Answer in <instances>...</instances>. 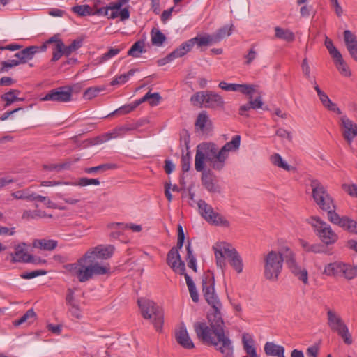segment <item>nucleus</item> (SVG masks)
<instances>
[{"label": "nucleus", "mask_w": 357, "mask_h": 357, "mask_svg": "<svg viewBox=\"0 0 357 357\" xmlns=\"http://www.w3.org/2000/svg\"><path fill=\"white\" fill-rule=\"evenodd\" d=\"M214 277L207 275L202 279V292L211 305L206 322H195L194 330L199 340L204 344L213 345L223 357H234V345L229 338V333L225 331V323L221 310L222 305L215 291Z\"/></svg>", "instance_id": "f257e3e1"}, {"label": "nucleus", "mask_w": 357, "mask_h": 357, "mask_svg": "<svg viewBox=\"0 0 357 357\" xmlns=\"http://www.w3.org/2000/svg\"><path fill=\"white\" fill-rule=\"evenodd\" d=\"M241 144V136L235 135L231 141L227 142L220 149L211 142H204L197 146L195 167L201 172L205 167L206 161L209 167L215 171H221L225 166L229 153L238 150Z\"/></svg>", "instance_id": "f03ea898"}, {"label": "nucleus", "mask_w": 357, "mask_h": 357, "mask_svg": "<svg viewBox=\"0 0 357 357\" xmlns=\"http://www.w3.org/2000/svg\"><path fill=\"white\" fill-rule=\"evenodd\" d=\"M94 260L83 256L76 263L67 264L66 269L80 282L88 281L94 275H105L109 272V266L94 263Z\"/></svg>", "instance_id": "7ed1b4c3"}, {"label": "nucleus", "mask_w": 357, "mask_h": 357, "mask_svg": "<svg viewBox=\"0 0 357 357\" xmlns=\"http://www.w3.org/2000/svg\"><path fill=\"white\" fill-rule=\"evenodd\" d=\"M217 266L221 268L225 266V259L237 273H241L243 269V259L237 250L226 243H216L213 246Z\"/></svg>", "instance_id": "20e7f679"}, {"label": "nucleus", "mask_w": 357, "mask_h": 357, "mask_svg": "<svg viewBox=\"0 0 357 357\" xmlns=\"http://www.w3.org/2000/svg\"><path fill=\"white\" fill-rule=\"evenodd\" d=\"M144 319H150L157 331H160L163 324L162 310L153 301L144 298L137 301Z\"/></svg>", "instance_id": "39448f33"}, {"label": "nucleus", "mask_w": 357, "mask_h": 357, "mask_svg": "<svg viewBox=\"0 0 357 357\" xmlns=\"http://www.w3.org/2000/svg\"><path fill=\"white\" fill-rule=\"evenodd\" d=\"M282 265V257L275 251L269 252L264 257V277L271 281L278 280Z\"/></svg>", "instance_id": "423d86ee"}, {"label": "nucleus", "mask_w": 357, "mask_h": 357, "mask_svg": "<svg viewBox=\"0 0 357 357\" xmlns=\"http://www.w3.org/2000/svg\"><path fill=\"white\" fill-rule=\"evenodd\" d=\"M197 206L201 217L208 223L215 226L228 227L229 222L220 213L214 211L213 208L203 199L197 201Z\"/></svg>", "instance_id": "0eeeda50"}, {"label": "nucleus", "mask_w": 357, "mask_h": 357, "mask_svg": "<svg viewBox=\"0 0 357 357\" xmlns=\"http://www.w3.org/2000/svg\"><path fill=\"white\" fill-rule=\"evenodd\" d=\"M309 223L325 245H331L337 240V235L333 231L331 226L319 218L311 217L309 220Z\"/></svg>", "instance_id": "6e6552de"}, {"label": "nucleus", "mask_w": 357, "mask_h": 357, "mask_svg": "<svg viewBox=\"0 0 357 357\" xmlns=\"http://www.w3.org/2000/svg\"><path fill=\"white\" fill-rule=\"evenodd\" d=\"M310 186L312 197L317 205L324 211L331 209L335 206L333 200L327 192L325 187L317 179H312Z\"/></svg>", "instance_id": "1a4fd4ad"}, {"label": "nucleus", "mask_w": 357, "mask_h": 357, "mask_svg": "<svg viewBox=\"0 0 357 357\" xmlns=\"http://www.w3.org/2000/svg\"><path fill=\"white\" fill-rule=\"evenodd\" d=\"M278 253L282 257L283 261H285L291 272L304 284H307L308 282L307 271L304 268H301L296 264L293 251L288 247H284Z\"/></svg>", "instance_id": "9d476101"}, {"label": "nucleus", "mask_w": 357, "mask_h": 357, "mask_svg": "<svg viewBox=\"0 0 357 357\" xmlns=\"http://www.w3.org/2000/svg\"><path fill=\"white\" fill-rule=\"evenodd\" d=\"M73 89L70 86H60L49 91L43 98L42 101H52L64 103L71 101Z\"/></svg>", "instance_id": "9b49d317"}, {"label": "nucleus", "mask_w": 357, "mask_h": 357, "mask_svg": "<svg viewBox=\"0 0 357 357\" xmlns=\"http://www.w3.org/2000/svg\"><path fill=\"white\" fill-rule=\"evenodd\" d=\"M27 245L25 243H21L14 247V252H10L12 263H36L33 260V256L28 254Z\"/></svg>", "instance_id": "f8f14e48"}, {"label": "nucleus", "mask_w": 357, "mask_h": 357, "mask_svg": "<svg viewBox=\"0 0 357 357\" xmlns=\"http://www.w3.org/2000/svg\"><path fill=\"white\" fill-rule=\"evenodd\" d=\"M167 263L171 268L180 275L185 274V266L183 261L181 259L178 250L176 248H172L167 256Z\"/></svg>", "instance_id": "ddd939ff"}, {"label": "nucleus", "mask_w": 357, "mask_h": 357, "mask_svg": "<svg viewBox=\"0 0 357 357\" xmlns=\"http://www.w3.org/2000/svg\"><path fill=\"white\" fill-rule=\"evenodd\" d=\"M114 250L115 248L113 245H101L95 247L91 250L86 252L84 256L88 257L89 259H96V258L100 259H107L112 256Z\"/></svg>", "instance_id": "4468645a"}, {"label": "nucleus", "mask_w": 357, "mask_h": 357, "mask_svg": "<svg viewBox=\"0 0 357 357\" xmlns=\"http://www.w3.org/2000/svg\"><path fill=\"white\" fill-rule=\"evenodd\" d=\"M219 87L227 91H239L243 95H252L257 91V86L248 84H231L220 82Z\"/></svg>", "instance_id": "2eb2a0df"}, {"label": "nucleus", "mask_w": 357, "mask_h": 357, "mask_svg": "<svg viewBox=\"0 0 357 357\" xmlns=\"http://www.w3.org/2000/svg\"><path fill=\"white\" fill-rule=\"evenodd\" d=\"M341 126L343 128V136L351 144L355 137L357 136V124L353 123L346 116L341 117Z\"/></svg>", "instance_id": "dca6fc26"}, {"label": "nucleus", "mask_w": 357, "mask_h": 357, "mask_svg": "<svg viewBox=\"0 0 357 357\" xmlns=\"http://www.w3.org/2000/svg\"><path fill=\"white\" fill-rule=\"evenodd\" d=\"M40 49L45 50L46 49V44H44L41 47L38 46H29L15 53L14 56L17 59V61L20 62V64L26 63L28 61L31 60L36 53L39 52Z\"/></svg>", "instance_id": "f3484780"}, {"label": "nucleus", "mask_w": 357, "mask_h": 357, "mask_svg": "<svg viewBox=\"0 0 357 357\" xmlns=\"http://www.w3.org/2000/svg\"><path fill=\"white\" fill-rule=\"evenodd\" d=\"M175 337L177 342L183 348L188 349L194 348V343L191 340L184 324H180L176 331Z\"/></svg>", "instance_id": "a211bd4d"}, {"label": "nucleus", "mask_w": 357, "mask_h": 357, "mask_svg": "<svg viewBox=\"0 0 357 357\" xmlns=\"http://www.w3.org/2000/svg\"><path fill=\"white\" fill-rule=\"evenodd\" d=\"M327 321L328 327L335 333L347 326L340 314L331 309L327 310Z\"/></svg>", "instance_id": "6ab92c4d"}, {"label": "nucleus", "mask_w": 357, "mask_h": 357, "mask_svg": "<svg viewBox=\"0 0 357 357\" xmlns=\"http://www.w3.org/2000/svg\"><path fill=\"white\" fill-rule=\"evenodd\" d=\"M202 172L201 180L204 188L210 192H220V188L215 181L213 174L210 170L205 171L204 169Z\"/></svg>", "instance_id": "aec40b11"}, {"label": "nucleus", "mask_w": 357, "mask_h": 357, "mask_svg": "<svg viewBox=\"0 0 357 357\" xmlns=\"http://www.w3.org/2000/svg\"><path fill=\"white\" fill-rule=\"evenodd\" d=\"M72 11L79 16L94 15L101 14L102 10H98L97 5L93 6L89 5H77L72 8Z\"/></svg>", "instance_id": "412c9836"}, {"label": "nucleus", "mask_w": 357, "mask_h": 357, "mask_svg": "<svg viewBox=\"0 0 357 357\" xmlns=\"http://www.w3.org/2000/svg\"><path fill=\"white\" fill-rule=\"evenodd\" d=\"M224 105V100L221 96L212 91L206 92L205 107L215 108Z\"/></svg>", "instance_id": "4be33fe9"}, {"label": "nucleus", "mask_w": 357, "mask_h": 357, "mask_svg": "<svg viewBox=\"0 0 357 357\" xmlns=\"http://www.w3.org/2000/svg\"><path fill=\"white\" fill-rule=\"evenodd\" d=\"M264 352L267 356L275 357H286L284 356V348L278 345L273 342H267L264 345Z\"/></svg>", "instance_id": "5701e85b"}, {"label": "nucleus", "mask_w": 357, "mask_h": 357, "mask_svg": "<svg viewBox=\"0 0 357 357\" xmlns=\"http://www.w3.org/2000/svg\"><path fill=\"white\" fill-rule=\"evenodd\" d=\"M342 268H344V263L334 261L325 266L323 273L328 276H340L342 275Z\"/></svg>", "instance_id": "b1692460"}, {"label": "nucleus", "mask_w": 357, "mask_h": 357, "mask_svg": "<svg viewBox=\"0 0 357 357\" xmlns=\"http://www.w3.org/2000/svg\"><path fill=\"white\" fill-rule=\"evenodd\" d=\"M20 91L17 89H10L9 91L5 93L1 96L2 100L6 102L5 107H8L11 104L18 101H24V98H19Z\"/></svg>", "instance_id": "393cba45"}, {"label": "nucleus", "mask_w": 357, "mask_h": 357, "mask_svg": "<svg viewBox=\"0 0 357 357\" xmlns=\"http://www.w3.org/2000/svg\"><path fill=\"white\" fill-rule=\"evenodd\" d=\"M79 160V158H76L74 160H67L65 162L61 164H45L43 165V168L45 170L47 171H56L60 172L63 169H68L71 167V165Z\"/></svg>", "instance_id": "a878e982"}, {"label": "nucleus", "mask_w": 357, "mask_h": 357, "mask_svg": "<svg viewBox=\"0 0 357 357\" xmlns=\"http://www.w3.org/2000/svg\"><path fill=\"white\" fill-rule=\"evenodd\" d=\"M192 43V47L197 45L198 47L208 46L212 43H215L213 41L212 35H198L195 38L189 40Z\"/></svg>", "instance_id": "bb28decb"}, {"label": "nucleus", "mask_w": 357, "mask_h": 357, "mask_svg": "<svg viewBox=\"0 0 357 357\" xmlns=\"http://www.w3.org/2000/svg\"><path fill=\"white\" fill-rule=\"evenodd\" d=\"M274 29L275 38L284 40L287 42H292L295 40L294 33L289 29H284L279 26L275 27Z\"/></svg>", "instance_id": "cd10ccee"}, {"label": "nucleus", "mask_w": 357, "mask_h": 357, "mask_svg": "<svg viewBox=\"0 0 357 357\" xmlns=\"http://www.w3.org/2000/svg\"><path fill=\"white\" fill-rule=\"evenodd\" d=\"M145 42L139 40L135 42L128 52V55L135 58H137L141 54L146 52Z\"/></svg>", "instance_id": "c85d7f7f"}, {"label": "nucleus", "mask_w": 357, "mask_h": 357, "mask_svg": "<svg viewBox=\"0 0 357 357\" xmlns=\"http://www.w3.org/2000/svg\"><path fill=\"white\" fill-rule=\"evenodd\" d=\"M191 43H192L188 40L183 43L178 47H177L173 52H172L171 54L173 56L174 59H175L177 58L182 57L188 52H189L192 48Z\"/></svg>", "instance_id": "c756f323"}, {"label": "nucleus", "mask_w": 357, "mask_h": 357, "mask_svg": "<svg viewBox=\"0 0 357 357\" xmlns=\"http://www.w3.org/2000/svg\"><path fill=\"white\" fill-rule=\"evenodd\" d=\"M116 168L117 165L114 163H105L96 167L86 168L84 172L87 174H96L98 172H105Z\"/></svg>", "instance_id": "7c9ffc66"}, {"label": "nucleus", "mask_w": 357, "mask_h": 357, "mask_svg": "<svg viewBox=\"0 0 357 357\" xmlns=\"http://www.w3.org/2000/svg\"><path fill=\"white\" fill-rule=\"evenodd\" d=\"M319 98L320 101L321 102L322 105L327 108L328 110L333 111L336 112L338 114H341L340 109L337 107V105L333 103L327 94L324 92L321 93L319 96H318Z\"/></svg>", "instance_id": "2f4dec72"}, {"label": "nucleus", "mask_w": 357, "mask_h": 357, "mask_svg": "<svg viewBox=\"0 0 357 357\" xmlns=\"http://www.w3.org/2000/svg\"><path fill=\"white\" fill-rule=\"evenodd\" d=\"M183 275L185 277V279L186 281V284L188 286L189 293H190L192 300L195 303L198 302L199 301V294H198V292L196 289V286H195L192 279L187 273L184 274Z\"/></svg>", "instance_id": "473e14b6"}, {"label": "nucleus", "mask_w": 357, "mask_h": 357, "mask_svg": "<svg viewBox=\"0 0 357 357\" xmlns=\"http://www.w3.org/2000/svg\"><path fill=\"white\" fill-rule=\"evenodd\" d=\"M36 317V314L34 310L33 309H29L22 316L20 319L15 320L13 324L15 326H18L24 323L31 324L35 321Z\"/></svg>", "instance_id": "72a5a7b5"}, {"label": "nucleus", "mask_w": 357, "mask_h": 357, "mask_svg": "<svg viewBox=\"0 0 357 357\" xmlns=\"http://www.w3.org/2000/svg\"><path fill=\"white\" fill-rule=\"evenodd\" d=\"M333 60L337 70L342 75L345 77H349L351 75V71L347 63L343 60L342 54L338 56V57L333 59Z\"/></svg>", "instance_id": "f704fd0d"}, {"label": "nucleus", "mask_w": 357, "mask_h": 357, "mask_svg": "<svg viewBox=\"0 0 357 357\" xmlns=\"http://www.w3.org/2000/svg\"><path fill=\"white\" fill-rule=\"evenodd\" d=\"M151 37L152 44L155 46H161L166 40V36L155 28L151 30Z\"/></svg>", "instance_id": "c9c22d12"}, {"label": "nucleus", "mask_w": 357, "mask_h": 357, "mask_svg": "<svg viewBox=\"0 0 357 357\" xmlns=\"http://www.w3.org/2000/svg\"><path fill=\"white\" fill-rule=\"evenodd\" d=\"M233 25L225 26L222 28L218 29L214 34L212 35L213 41L218 43L226 36H229L231 34V29Z\"/></svg>", "instance_id": "e433bc0d"}, {"label": "nucleus", "mask_w": 357, "mask_h": 357, "mask_svg": "<svg viewBox=\"0 0 357 357\" xmlns=\"http://www.w3.org/2000/svg\"><path fill=\"white\" fill-rule=\"evenodd\" d=\"M342 275L347 280H352L357 277V265L351 266L348 264L344 263V268H342Z\"/></svg>", "instance_id": "4c0bfd02"}, {"label": "nucleus", "mask_w": 357, "mask_h": 357, "mask_svg": "<svg viewBox=\"0 0 357 357\" xmlns=\"http://www.w3.org/2000/svg\"><path fill=\"white\" fill-rule=\"evenodd\" d=\"M271 160L274 165L287 171H291L294 169L293 167L289 165L285 161H284L281 155L278 153L273 155L271 158Z\"/></svg>", "instance_id": "58836bf2"}, {"label": "nucleus", "mask_w": 357, "mask_h": 357, "mask_svg": "<svg viewBox=\"0 0 357 357\" xmlns=\"http://www.w3.org/2000/svg\"><path fill=\"white\" fill-rule=\"evenodd\" d=\"M119 9L120 8H114L113 3H111L107 7L99 8L98 10H102V13L98 14V15H105L107 16L108 18L114 19L119 16Z\"/></svg>", "instance_id": "ea45409f"}, {"label": "nucleus", "mask_w": 357, "mask_h": 357, "mask_svg": "<svg viewBox=\"0 0 357 357\" xmlns=\"http://www.w3.org/2000/svg\"><path fill=\"white\" fill-rule=\"evenodd\" d=\"M135 70L131 69L127 73L120 75L119 76H116L111 82L110 84L112 86L122 84L126 83L130 77L132 76L135 74Z\"/></svg>", "instance_id": "a19ab883"}, {"label": "nucleus", "mask_w": 357, "mask_h": 357, "mask_svg": "<svg viewBox=\"0 0 357 357\" xmlns=\"http://www.w3.org/2000/svg\"><path fill=\"white\" fill-rule=\"evenodd\" d=\"M186 250L188 266L189 268H192L195 272H197V260L195 257L192 254V250L191 248V245L190 242H188V245L186 246Z\"/></svg>", "instance_id": "79ce46f5"}, {"label": "nucleus", "mask_w": 357, "mask_h": 357, "mask_svg": "<svg viewBox=\"0 0 357 357\" xmlns=\"http://www.w3.org/2000/svg\"><path fill=\"white\" fill-rule=\"evenodd\" d=\"M335 206L331 209L327 210V215L328 220L340 227L342 226V221L344 220V217L341 218L335 211Z\"/></svg>", "instance_id": "37998d69"}, {"label": "nucleus", "mask_w": 357, "mask_h": 357, "mask_svg": "<svg viewBox=\"0 0 357 357\" xmlns=\"http://www.w3.org/2000/svg\"><path fill=\"white\" fill-rule=\"evenodd\" d=\"M161 99V96L159 93L151 92L146 93L144 97H142V101H148L151 106H156L159 104Z\"/></svg>", "instance_id": "c03bdc74"}, {"label": "nucleus", "mask_w": 357, "mask_h": 357, "mask_svg": "<svg viewBox=\"0 0 357 357\" xmlns=\"http://www.w3.org/2000/svg\"><path fill=\"white\" fill-rule=\"evenodd\" d=\"M82 46V40H75L68 46H65L63 44L64 55L66 56H70L73 52H75Z\"/></svg>", "instance_id": "a18cd8bd"}, {"label": "nucleus", "mask_w": 357, "mask_h": 357, "mask_svg": "<svg viewBox=\"0 0 357 357\" xmlns=\"http://www.w3.org/2000/svg\"><path fill=\"white\" fill-rule=\"evenodd\" d=\"M341 227L348 229L350 232L357 234V222L347 217H344Z\"/></svg>", "instance_id": "49530a36"}, {"label": "nucleus", "mask_w": 357, "mask_h": 357, "mask_svg": "<svg viewBox=\"0 0 357 357\" xmlns=\"http://www.w3.org/2000/svg\"><path fill=\"white\" fill-rule=\"evenodd\" d=\"M206 92L200 91L195 93L191 98L190 101L194 105H205Z\"/></svg>", "instance_id": "de8ad7c7"}, {"label": "nucleus", "mask_w": 357, "mask_h": 357, "mask_svg": "<svg viewBox=\"0 0 357 357\" xmlns=\"http://www.w3.org/2000/svg\"><path fill=\"white\" fill-rule=\"evenodd\" d=\"M46 214L39 210L36 211H24L22 214V218L24 219H36L38 218L45 217Z\"/></svg>", "instance_id": "09e8293b"}, {"label": "nucleus", "mask_w": 357, "mask_h": 357, "mask_svg": "<svg viewBox=\"0 0 357 357\" xmlns=\"http://www.w3.org/2000/svg\"><path fill=\"white\" fill-rule=\"evenodd\" d=\"M52 61H58L62 55H64V50H63V43L59 42L58 45H56L54 47L52 50Z\"/></svg>", "instance_id": "8fccbe9b"}, {"label": "nucleus", "mask_w": 357, "mask_h": 357, "mask_svg": "<svg viewBox=\"0 0 357 357\" xmlns=\"http://www.w3.org/2000/svg\"><path fill=\"white\" fill-rule=\"evenodd\" d=\"M52 61H58L62 55H64V50H63V43L59 42L58 45H56L54 47L52 50Z\"/></svg>", "instance_id": "3c124183"}, {"label": "nucleus", "mask_w": 357, "mask_h": 357, "mask_svg": "<svg viewBox=\"0 0 357 357\" xmlns=\"http://www.w3.org/2000/svg\"><path fill=\"white\" fill-rule=\"evenodd\" d=\"M337 333L342 338L346 344L350 345L353 343V339L347 326L337 331Z\"/></svg>", "instance_id": "603ef678"}, {"label": "nucleus", "mask_w": 357, "mask_h": 357, "mask_svg": "<svg viewBox=\"0 0 357 357\" xmlns=\"http://www.w3.org/2000/svg\"><path fill=\"white\" fill-rule=\"evenodd\" d=\"M137 128V126L133 125H125L119 126L114 128L118 137H123L128 132L135 130Z\"/></svg>", "instance_id": "864d4df0"}, {"label": "nucleus", "mask_w": 357, "mask_h": 357, "mask_svg": "<svg viewBox=\"0 0 357 357\" xmlns=\"http://www.w3.org/2000/svg\"><path fill=\"white\" fill-rule=\"evenodd\" d=\"M105 89L103 87H90L84 93V97L86 99L91 100L97 96L98 94Z\"/></svg>", "instance_id": "5fc2aeb1"}, {"label": "nucleus", "mask_w": 357, "mask_h": 357, "mask_svg": "<svg viewBox=\"0 0 357 357\" xmlns=\"http://www.w3.org/2000/svg\"><path fill=\"white\" fill-rule=\"evenodd\" d=\"M325 45L333 59L338 57V56L341 55L340 52L333 45L332 40H330L328 37H326Z\"/></svg>", "instance_id": "6e6d98bb"}, {"label": "nucleus", "mask_w": 357, "mask_h": 357, "mask_svg": "<svg viewBox=\"0 0 357 357\" xmlns=\"http://www.w3.org/2000/svg\"><path fill=\"white\" fill-rule=\"evenodd\" d=\"M253 94L254 93H252V95H247L249 98V103L250 105V107L253 109L261 108L264 105L261 96H258L255 98V99L253 100L252 99Z\"/></svg>", "instance_id": "4d7b16f0"}, {"label": "nucleus", "mask_w": 357, "mask_h": 357, "mask_svg": "<svg viewBox=\"0 0 357 357\" xmlns=\"http://www.w3.org/2000/svg\"><path fill=\"white\" fill-rule=\"evenodd\" d=\"M75 185L87 186L90 185H99L100 181L98 178H81Z\"/></svg>", "instance_id": "13d9d810"}, {"label": "nucleus", "mask_w": 357, "mask_h": 357, "mask_svg": "<svg viewBox=\"0 0 357 357\" xmlns=\"http://www.w3.org/2000/svg\"><path fill=\"white\" fill-rule=\"evenodd\" d=\"M123 49V47H115V48H110L106 53L103 54L101 57V61H105L114 56L117 55L121 50Z\"/></svg>", "instance_id": "bf43d9fd"}, {"label": "nucleus", "mask_w": 357, "mask_h": 357, "mask_svg": "<svg viewBox=\"0 0 357 357\" xmlns=\"http://www.w3.org/2000/svg\"><path fill=\"white\" fill-rule=\"evenodd\" d=\"M75 185L76 183L75 182H70V181H41L40 185L41 186H56V185Z\"/></svg>", "instance_id": "052dcab7"}, {"label": "nucleus", "mask_w": 357, "mask_h": 357, "mask_svg": "<svg viewBox=\"0 0 357 357\" xmlns=\"http://www.w3.org/2000/svg\"><path fill=\"white\" fill-rule=\"evenodd\" d=\"M208 120V117L206 112L200 113L195 122V126L199 128L201 130H203L205 127L206 123Z\"/></svg>", "instance_id": "680f3d73"}, {"label": "nucleus", "mask_w": 357, "mask_h": 357, "mask_svg": "<svg viewBox=\"0 0 357 357\" xmlns=\"http://www.w3.org/2000/svg\"><path fill=\"white\" fill-rule=\"evenodd\" d=\"M190 160L191 157L190 153L188 151L185 155L183 154L181 158V166L182 170L184 172H187L190 168Z\"/></svg>", "instance_id": "e2e57ef3"}, {"label": "nucleus", "mask_w": 357, "mask_h": 357, "mask_svg": "<svg viewBox=\"0 0 357 357\" xmlns=\"http://www.w3.org/2000/svg\"><path fill=\"white\" fill-rule=\"evenodd\" d=\"M119 229H129L135 232H140L142 229V226L139 225L135 224H123V223H116L115 224Z\"/></svg>", "instance_id": "0e129e2a"}, {"label": "nucleus", "mask_w": 357, "mask_h": 357, "mask_svg": "<svg viewBox=\"0 0 357 357\" xmlns=\"http://www.w3.org/2000/svg\"><path fill=\"white\" fill-rule=\"evenodd\" d=\"M47 273L45 271L43 270H36L33 271L31 272L25 273L21 275V278L23 279H32L36 277L40 276V275H44Z\"/></svg>", "instance_id": "69168bd1"}, {"label": "nucleus", "mask_w": 357, "mask_h": 357, "mask_svg": "<svg viewBox=\"0 0 357 357\" xmlns=\"http://www.w3.org/2000/svg\"><path fill=\"white\" fill-rule=\"evenodd\" d=\"M342 189L350 196L357 197V185L343 184Z\"/></svg>", "instance_id": "338daca9"}, {"label": "nucleus", "mask_w": 357, "mask_h": 357, "mask_svg": "<svg viewBox=\"0 0 357 357\" xmlns=\"http://www.w3.org/2000/svg\"><path fill=\"white\" fill-rule=\"evenodd\" d=\"M344 40L346 46L357 43L356 36L349 30L344 31Z\"/></svg>", "instance_id": "774afa93"}]
</instances>
